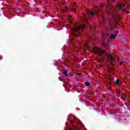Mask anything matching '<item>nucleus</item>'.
<instances>
[{"instance_id":"20","label":"nucleus","mask_w":130,"mask_h":130,"mask_svg":"<svg viewBox=\"0 0 130 130\" xmlns=\"http://www.w3.org/2000/svg\"><path fill=\"white\" fill-rule=\"evenodd\" d=\"M78 75H79V76H81V74H78Z\"/></svg>"},{"instance_id":"19","label":"nucleus","mask_w":130,"mask_h":130,"mask_svg":"<svg viewBox=\"0 0 130 130\" xmlns=\"http://www.w3.org/2000/svg\"><path fill=\"white\" fill-rule=\"evenodd\" d=\"M87 47H89V46L88 45H86Z\"/></svg>"},{"instance_id":"7","label":"nucleus","mask_w":130,"mask_h":130,"mask_svg":"<svg viewBox=\"0 0 130 130\" xmlns=\"http://www.w3.org/2000/svg\"><path fill=\"white\" fill-rule=\"evenodd\" d=\"M83 21H84L85 22H87V16L86 15V14L84 15L83 17L82 18Z\"/></svg>"},{"instance_id":"2","label":"nucleus","mask_w":130,"mask_h":130,"mask_svg":"<svg viewBox=\"0 0 130 130\" xmlns=\"http://www.w3.org/2000/svg\"><path fill=\"white\" fill-rule=\"evenodd\" d=\"M94 51L95 53L101 56L102 58H106L107 60L110 61L111 63L113 62L114 58L113 57L110 55H109L106 51L103 50L100 48L95 47Z\"/></svg>"},{"instance_id":"18","label":"nucleus","mask_w":130,"mask_h":130,"mask_svg":"<svg viewBox=\"0 0 130 130\" xmlns=\"http://www.w3.org/2000/svg\"><path fill=\"white\" fill-rule=\"evenodd\" d=\"M70 41L72 42L73 40L72 39L70 40Z\"/></svg>"},{"instance_id":"12","label":"nucleus","mask_w":130,"mask_h":130,"mask_svg":"<svg viewBox=\"0 0 130 130\" xmlns=\"http://www.w3.org/2000/svg\"><path fill=\"white\" fill-rule=\"evenodd\" d=\"M108 67H109V68H108L109 70L111 71V67L110 66H109V65H108Z\"/></svg>"},{"instance_id":"6","label":"nucleus","mask_w":130,"mask_h":130,"mask_svg":"<svg viewBox=\"0 0 130 130\" xmlns=\"http://www.w3.org/2000/svg\"><path fill=\"white\" fill-rule=\"evenodd\" d=\"M89 14L90 16H94V15H96V11H94V12L89 11Z\"/></svg>"},{"instance_id":"3","label":"nucleus","mask_w":130,"mask_h":130,"mask_svg":"<svg viewBox=\"0 0 130 130\" xmlns=\"http://www.w3.org/2000/svg\"><path fill=\"white\" fill-rule=\"evenodd\" d=\"M85 28V24L76 25L74 28L71 27L72 34L75 36H80V32L83 31Z\"/></svg>"},{"instance_id":"13","label":"nucleus","mask_w":130,"mask_h":130,"mask_svg":"<svg viewBox=\"0 0 130 130\" xmlns=\"http://www.w3.org/2000/svg\"><path fill=\"white\" fill-rule=\"evenodd\" d=\"M68 20H69V22L72 23H73V21H72V20H71L70 19H69V18H68Z\"/></svg>"},{"instance_id":"17","label":"nucleus","mask_w":130,"mask_h":130,"mask_svg":"<svg viewBox=\"0 0 130 130\" xmlns=\"http://www.w3.org/2000/svg\"><path fill=\"white\" fill-rule=\"evenodd\" d=\"M127 12V14H129V11H128V10H126Z\"/></svg>"},{"instance_id":"14","label":"nucleus","mask_w":130,"mask_h":130,"mask_svg":"<svg viewBox=\"0 0 130 130\" xmlns=\"http://www.w3.org/2000/svg\"><path fill=\"white\" fill-rule=\"evenodd\" d=\"M122 63H123V62H120V63H119V65L120 66H122Z\"/></svg>"},{"instance_id":"15","label":"nucleus","mask_w":130,"mask_h":130,"mask_svg":"<svg viewBox=\"0 0 130 130\" xmlns=\"http://www.w3.org/2000/svg\"><path fill=\"white\" fill-rule=\"evenodd\" d=\"M1 59H3V56L0 55V60Z\"/></svg>"},{"instance_id":"4","label":"nucleus","mask_w":130,"mask_h":130,"mask_svg":"<svg viewBox=\"0 0 130 130\" xmlns=\"http://www.w3.org/2000/svg\"><path fill=\"white\" fill-rule=\"evenodd\" d=\"M122 4H118L116 6V7H112L110 8L111 13H113V10L117 11V10H121L122 9Z\"/></svg>"},{"instance_id":"8","label":"nucleus","mask_w":130,"mask_h":130,"mask_svg":"<svg viewBox=\"0 0 130 130\" xmlns=\"http://www.w3.org/2000/svg\"><path fill=\"white\" fill-rule=\"evenodd\" d=\"M115 37H116V36L111 34L110 38H111V39H115Z\"/></svg>"},{"instance_id":"22","label":"nucleus","mask_w":130,"mask_h":130,"mask_svg":"<svg viewBox=\"0 0 130 130\" xmlns=\"http://www.w3.org/2000/svg\"><path fill=\"white\" fill-rule=\"evenodd\" d=\"M118 121H120V120H119Z\"/></svg>"},{"instance_id":"9","label":"nucleus","mask_w":130,"mask_h":130,"mask_svg":"<svg viewBox=\"0 0 130 130\" xmlns=\"http://www.w3.org/2000/svg\"><path fill=\"white\" fill-rule=\"evenodd\" d=\"M64 75L66 77H68L69 76V73L67 71H65L64 72Z\"/></svg>"},{"instance_id":"5","label":"nucleus","mask_w":130,"mask_h":130,"mask_svg":"<svg viewBox=\"0 0 130 130\" xmlns=\"http://www.w3.org/2000/svg\"><path fill=\"white\" fill-rule=\"evenodd\" d=\"M113 19L115 22H116L117 24L118 25V22L117 20H119L120 19V17L119 15H114L113 16Z\"/></svg>"},{"instance_id":"10","label":"nucleus","mask_w":130,"mask_h":130,"mask_svg":"<svg viewBox=\"0 0 130 130\" xmlns=\"http://www.w3.org/2000/svg\"><path fill=\"white\" fill-rule=\"evenodd\" d=\"M85 84L86 85V86H90V83L89 82H85Z\"/></svg>"},{"instance_id":"1","label":"nucleus","mask_w":130,"mask_h":130,"mask_svg":"<svg viewBox=\"0 0 130 130\" xmlns=\"http://www.w3.org/2000/svg\"><path fill=\"white\" fill-rule=\"evenodd\" d=\"M67 120L71 124V125H69L68 122L66 123V127H64L65 130H77L79 124H81V123L76 117L73 115H70L68 116Z\"/></svg>"},{"instance_id":"11","label":"nucleus","mask_w":130,"mask_h":130,"mask_svg":"<svg viewBox=\"0 0 130 130\" xmlns=\"http://www.w3.org/2000/svg\"><path fill=\"white\" fill-rule=\"evenodd\" d=\"M115 84H119V81L118 80V79H117L116 80Z\"/></svg>"},{"instance_id":"21","label":"nucleus","mask_w":130,"mask_h":130,"mask_svg":"<svg viewBox=\"0 0 130 130\" xmlns=\"http://www.w3.org/2000/svg\"><path fill=\"white\" fill-rule=\"evenodd\" d=\"M116 33H118V31H117Z\"/></svg>"},{"instance_id":"16","label":"nucleus","mask_w":130,"mask_h":130,"mask_svg":"<svg viewBox=\"0 0 130 130\" xmlns=\"http://www.w3.org/2000/svg\"><path fill=\"white\" fill-rule=\"evenodd\" d=\"M108 3V7H110V5H109V2H107Z\"/></svg>"}]
</instances>
